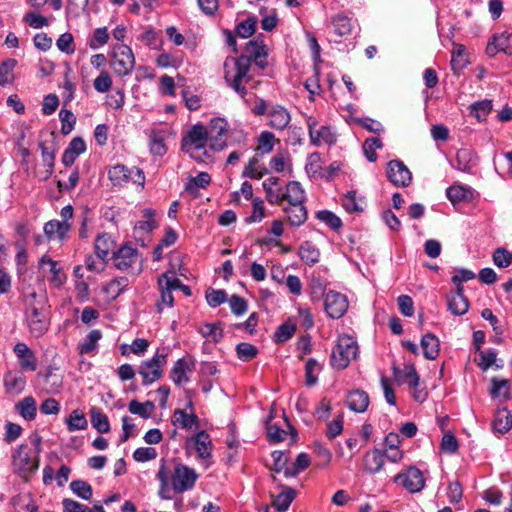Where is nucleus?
I'll use <instances>...</instances> for the list:
<instances>
[{"instance_id": "nucleus-1", "label": "nucleus", "mask_w": 512, "mask_h": 512, "mask_svg": "<svg viewBox=\"0 0 512 512\" xmlns=\"http://www.w3.org/2000/svg\"><path fill=\"white\" fill-rule=\"evenodd\" d=\"M225 122L217 119L213 122V130L218 129L215 139L209 138V133L205 126L194 125L183 136L181 141V149L197 162H207L211 160V155L207 149L208 140H210V148L214 151H220L225 147L222 135L225 133Z\"/></svg>"}, {"instance_id": "nucleus-2", "label": "nucleus", "mask_w": 512, "mask_h": 512, "mask_svg": "<svg viewBox=\"0 0 512 512\" xmlns=\"http://www.w3.org/2000/svg\"><path fill=\"white\" fill-rule=\"evenodd\" d=\"M249 70L250 65L248 57H227L224 62V78L227 84L241 98H244L247 94V89L243 83L249 81Z\"/></svg>"}, {"instance_id": "nucleus-3", "label": "nucleus", "mask_w": 512, "mask_h": 512, "mask_svg": "<svg viewBox=\"0 0 512 512\" xmlns=\"http://www.w3.org/2000/svg\"><path fill=\"white\" fill-rule=\"evenodd\" d=\"M358 353L359 347L357 341L353 337L349 335L339 336L337 343L331 352V366L334 369L343 370L353 359H356Z\"/></svg>"}, {"instance_id": "nucleus-4", "label": "nucleus", "mask_w": 512, "mask_h": 512, "mask_svg": "<svg viewBox=\"0 0 512 512\" xmlns=\"http://www.w3.org/2000/svg\"><path fill=\"white\" fill-rule=\"evenodd\" d=\"M199 475L196 470L182 463H177L170 470L171 488L177 494H182L194 488Z\"/></svg>"}, {"instance_id": "nucleus-5", "label": "nucleus", "mask_w": 512, "mask_h": 512, "mask_svg": "<svg viewBox=\"0 0 512 512\" xmlns=\"http://www.w3.org/2000/svg\"><path fill=\"white\" fill-rule=\"evenodd\" d=\"M135 66V57L132 49L125 44H117L111 53V67L119 76L130 74Z\"/></svg>"}, {"instance_id": "nucleus-6", "label": "nucleus", "mask_w": 512, "mask_h": 512, "mask_svg": "<svg viewBox=\"0 0 512 512\" xmlns=\"http://www.w3.org/2000/svg\"><path fill=\"white\" fill-rule=\"evenodd\" d=\"M167 357V353L157 351L151 359L141 363L139 374L142 376L144 385H150L162 376L163 367L167 363Z\"/></svg>"}, {"instance_id": "nucleus-7", "label": "nucleus", "mask_w": 512, "mask_h": 512, "mask_svg": "<svg viewBox=\"0 0 512 512\" xmlns=\"http://www.w3.org/2000/svg\"><path fill=\"white\" fill-rule=\"evenodd\" d=\"M108 177L114 186H123L132 180L141 186L144 185L145 175L143 171L137 167L129 169L123 164H116L108 170Z\"/></svg>"}, {"instance_id": "nucleus-8", "label": "nucleus", "mask_w": 512, "mask_h": 512, "mask_svg": "<svg viewBox=\"0 0 512 512\" xmlns=\"http://www.w3.org/2000/svg\"><path fill=\"white\" fill-rule=\"evenodd\" d=\"M112 259L114 266L122 271L133 269L136 264L141 262L138 250L128 243L122 245L114 252Z\"/></svg>"}, {"instance_id": "nucleus-9", "label": "nucleus", "mask_w": 512, "mask_h": 512, "mask_svg": "<svg viewBox=\"0 0 512 512\" xmlns=\"http://www.w3.org/2000/svg\"><path fill=\"white\" fill-rule=\"evenodd\" d=\"M212 447L210 436L204 430L196 433L186 442V448H193L197 452L198 458L204 461L206 468L211 465L209 459L211 458Z\"/></svg>"}, {"instance_id": "nucleus-10", "label": "nucleus", "mask_w": 512, "mask_h": 512, "mask_svg": "<svg viewBox=\"0 0 512 512\" xmlns=\"http://www.w3.org/2000/svg\"><path fill=\"white\" fill-rule=\"evenodd\" d=\"M311 143L314 146L322 144L332 145L336 142V136L330 126H321L317 129L318 121L316 118L309 116L306 120Z\"/></svg>"}, {"instance_id": "nucleus-11", "label": "nucleus", "mask_w": 512, "mask_h": 512, "mask_svg": "<svg viewBox=\"0 0 512 512\" xmlns=\"http://www.w3.org/2000/svg\"><path fill=\"white\" fill-rule=\"evenodd\" d=\"M324 309L331 318L339 319L348 309V300L342 293L330 290L325 294Z\"/></svg>"}, {"instance_id": "nucleus-12", "label": "nucleus", "mask_w": 512, "mask_h": 512, "mask_svg": "<svg viewBox=\"0 0 512 512\" xmlns=\"http://www.w3.org/2000/svg\"><path fill=\"white\" fill-rule=\"evenodd\" d=\"M394 482L402 485L411 493L421 491L425 485L421 470L413 466L409 467L405 472L396 475Z\"/></svg>"}, {"instance_id": "nucleus-13", "label": "nucleus", "mask_w": 512, "mask_h": 512, "mask_svg": "<svg viewBox=\"0 0 512 512\" xmlns=\"http://www.w3.org/2000/svg\"><path fill=\"white\" fill-rule=\"evenodd\" d=\"M386 174L390 182L397 187H407L412 181L410 170L400 160L389 161Z\"/></svg>"}, {"instance_id": "nucleus-14", "label": "nucleus", "mask_w": 512, "mask_h": 512, "mask_svg": "<svg viewBox=\"0 0 512 512\" xmlns=\"http://www.w3.org/2000/svg\"><path fill=\"white\" fill-rule=\"evenodd\" d=\"M498 52H503L507 55H512V34L502 32L495 34L488 42L486 53L490 57H494Z\"/></svg>"}, {"instance_id": "nucleus-15", "label": "nucleus", "mask_w": 512, "mask_h": 512, "mask_svg": "<svg viewBox=\"0 0 512 512\" xmlns=\"http://www.w3.org/2000/svg\"><path fill=\"white\" fill-rule=\"evenodd\" d=\"M245 53L246 55L243 56L249 58L250 66L252 60L261 68H264L267 65L266 57L268 55V49L263 41H259L257 39L250 40L246 44Z\"/></svg>"}, {"instance_id": "nucleus-16", "label": "nucleus", "mask_w": 512, "mask_h": 512, "mask_svg": "<svg viewBox=\"0 0 512 512\" xmlns=\"http://www.w3.org/2000/svg\"><path fill=\"white\" fill-rule=\"evenodd\" d=\"M13 351L18 358L19 366L23 371H35L37 358L35 353L23 342L17 343Z\"/></svg>"}, {"instance_id": "nucleus-17", "label": "nucleus", "mask_w": 512, "mask_h": 512, "mask_svg": "<svg viewBox=\"0 0 512 512\" xmlns=\"http://www.w3.org/2000/svg\"><path fill=\"white\" fill-rule=\"evenodd\" d=\"M282 196L283 204H279L281 208L284 205L300 204L306 201V192L298 181H289L285 186Z\"/></svg>"}, {"instance_id": "nucleus-18", "label": "nucleus", "mask_w": 512, "mask_h": 512, "mask_svg": "<svg viewBox=\"0 0 512 512\" xmlns=\"http://www.w3.org/2000/svg\"><path fill=\"white\" fill-rule=\"evenodd\" d=\"M291 121L290 113L281 105H273L268 110V125L276 130H283Z\"/></svg>"}, {"instance_id": "nucleus-19", "label": "nucleus", "mask_w": 512, "mask_h": 512, "mask_svg": "<svg viewBox=\"0 0 512 512\" xmlns=\"http://www.w3.org/2000/svg\"><path fill=\"white\" fill-rule=\"evenodd\" d=\"M263 189L265 191L266 200L272 205L283 204V196L282 193L284 189L280 185V179L278 177H269L265 179L262 183Z\"/></svg>"}, {"instance_id": "nucleus-20", "label": "nucleus", "mask_w": 512, "mask_h": 512, "mask_svg": "<svg viewBox=\"0 0 512 512\" xmlns=\"http://www.w3.org/2000/svg\"><path fill=\"white\" fill-rule=\"evenodd\" d=\"M345 403L351 411L363 413L369 406V395L364 390L355 389L348 392Z\"/></svg>"}, {"instance_id": "nucleus-21", "label": "nucleus", "mask_w": 512, "mask_h": 512, "mask_svg": "<svg viewBox=\"0 0 512 512\" xmlns=\"http://www.w3.org/2000/svg\"><path fill=\"white\" fill-rule=\"evenodd\" d=\"M282 210L286 215L287 222L293 227H300L307 220L308 212L305 203L284 205Z\"/></svg>"}, {"instance_id": "nucleus-22", "label": "nucleus", "mask_w": 512, "mask_h": 512, "mask_svg": "<svg viewBox=\"0 0 512 512\" xmlns=\"http://www.w3.org/2000/svg\"><path fill=\"white\" fill-rule=\"evenodd\" d=\"M43 315H49L46 298L44 296L38 297L37 294L33 292L27 300L26 318H41Z\"/></svg>"}, {"instance_id": "nucleus-23", "label": "nucleus", "mask_w": 512, "mask_h": 512, "mask_svg": "<svg viewBox=\"0 0 512 512\" xmlns=\"http://www.w3.org/2000/svg\"><path fill=\"white\" fill-rule=\"evenodd\" d=\"M194 367L193 362H188L185 358L178 359L170 372V379L176 385H182L189 382L188 372H191Z\"/></svg>"}, {"instance_id": "nucleus-24", "label": "nucleus", "mask_w": 512, "mask_h": 512, "mask_svg": "<svg viewBox=\"0 0 512 512\" xmlns=\"http://www.w3.org/2000/svg\"><path fill=\"white\" fill-rule=\"evenodd\" d=\"M385 464V453L374 448L367 452L363 458L364 470L370 474H376L381 471Z\"/></svg>"}, {"instance_id": "nucleus-25", "label": "nucleus", "mask_w": 512, "mask_h": 512, "mask_svg": "<svg viewBox=\"0 0 512 512\" xmlns=\"http://www.w3.org/2000/svg\"><path fill=\"white\" fill-rule=\"evenodd\" d=\"M156 477L160 482L158 492L159 497L164 500H170L172 498L169 494L170 490L172 489L170 481V469L167 467L166 461L164 459H161L160 461V467Z\"/></svg>"}, {"instance_id": "nucleus-26", "label": "nucleus", "mask_w": 512, "mask_h": 512, "mask_svg": "<svg viewBox=\"0 0 512 512\" xmlns=\"http://www.w3.org/2000/svg\"><path fill=\"white\" fill-rule=\"evenodd\" d=\"M476 165L477 157L471 149L462 148L457 151L456 164L453 165V167L462 172H470L471 169Z\"/></svg>"}, {"instance_id": "nucleus-27", "label": "nucleus", "mask_w": 512, "mask_h": 512, "mask_svg": "<svg viewBox=\"0 0 512 512\" xmlns=\"http://www.w3.org/2000/svg\"><path fill=\"white\" fill-rule=\"evenodd\" d=\"M14 464L23 471L37 469V463L31 458L27 445H20L13 455Z\"/></svg>"}, {"instance_id": "nucleus-28", "label": "nucleus", "mask_w": 512, "mask_h": 512, "mask_svg": "<svg viewBox=\"0 0 512 512\" xmlns=\"http://www.w3.org/2000/svg\"><path fill=\"white\" fill-rule=\"evenodd\" d=\"M149 149L153 155L163 156L167 152L165 144L166 132L164 130L153 129L149 133Z\"/></svg>"}, {"instance_id": "nucleus-29", "label": "nucleus", "mask_w": 512, "mask_h": 512, "mask_svg": "<svg viewBox=\"0 0 512 512\" xmlns=\"http://www.w3.org/2000/svg\"><path fill=\"white\" fill-rule=\"evenodd\" d=\"M450 65L453 73L457 75L468 65L465 46L463 44L453 43Z\"/></svg>"}, {"instance_id": "nucleus-30", "label": "nucleus", "mask_w": 512, "mask_h": 512, "mask_svg": "<svg viewBox=\"0 0 512 512\" xmlns=\"http://www.w3.org/2000/svg\"><path fill=\"white\" fill-rule=\"evenodd\" d=\"M421 347L426 359L434 360L438 357L440 352V342L433 333H426L422 336Z\"/></svg>"}, {"instance_id": "nucleus-31", "label": "nucleus", "mask_w": 512, "mask_h": 512, "mask_svg": "<svg viewBox=\"0 0 512 512\" xmlns=\"http://www.w3.org/2000/svg\"><path fill=\"white\" fill-rule=\"evenodd\" d=\"M172 423L182 429L191 430L198 426L199 419L193 412L187 413L185 410L176 409L173 413Z\"/></svg>"}, {"instance_id": "nucleus-32", "label": "nucleus", "mask_w": 512, "mask_h": 512, "mask_svg": "<svg viewBox=\"0 0 512 512\" xmlns=\"http://www.w3.org/2000/svg\"><path fill=\"white\" fill-rule=\"evenodd\" d=\"M41 149V156L45 170L39 173L40 180H47L50 178L54 171L55 163V151L47 146L43 142L39 143Z\"/></svg>"}, {"instance_id": "nucleus-33", "label": "nucleus", "mask_w": 512, "mask_h": 512, "mask_svg": "<svg viewBox=\"0 0 512 512\" xmlns=\"http://www.w3.org/2000/svg\"><path fill=\"white\" fill-rule=\"evenodd\" d=\"M154 215L155 211L150 208L143 210V220L138 221L134 226L135 238H139L145 233H150L156 227Z\"/></svg>"}, {"instance_id": "nucleus-34", "label": "nucleus", "mask_w": 512, "mask_h": 512, "mask_svg": "<svg viewBox=\"0 0 512 512\" xmlns=\"http://www.w3.org/2000/svg\"><path fill=\"white\" fill-rule=\"evenodd\" d=\"M512 427V416L507 408L499 409L493 419L492 429L495 433L504 434Z\"/></svg>"}, {"instance_id": "nucleus-35", "label": "nucleus", "mask_w": 512, "mask_h": 512, "mask_svg": "<svg viewBox=\"0 0 512 512\" xmlns=\"http://www.w3.org/2000/svg\"><path fill=\"white\" fill-rule=\"evenodd\" d=\"M364 197L358 196L355 190L348 191L342 198V206L347 212H362L365 208Z\"/></svg>"}, {"instance_id": "nucleus-36", "label": "nucleus", "mask_w": 512, "mask_h": 512, "mask_svg": "<svg viewBox=\"0 0 512 512\" xmlns=\"http://www.w3.org/2000/svg\"><path fill=\"white\" fill-rule=\"evenodd\" d=\"M69 230L70 225L65 221L50 220L44 225V232L48 238L63 239Z\"/></svg>"}, {"instance_id": "nucleus-37", "label": "nucleus", "mask_w": 512, "mask_h": 512, "mask_svg": "<svg viewBox=\"0 0 512 512\" xmlns=\"http://www.w3.org/2000/svg\"><path fill=\"white\" fill-rule=\"evenodd\" d=\"M511 382L507 379L492 378L490 395L494 399L508 400L510 398Z\"/></svg>"}, {"instance_id": "nucleus-38", "label": "nucleus", "mask_w": 512, "mask_h": 512, "mask_svg": "<svg viewBox=\"0 0 512 512\" xmlns=\"http://www.w3.org/2000/svg\"><path fill=\"white\" fill-rule=\"evenodd\" d=\"M115 247V243L109 234L98 235L95 239L94 249L98 258L109 259L110 251Z\"/></svg>"}, {"instance_id": "nucleus-39", "label": "nucleus", "mask_w": 512, "mask_h": 512, "mask_svg": "<svg viewBox=\"0 0 512 512\" xmlns=\"http://www.w3.org/2000/svg\"><path fill=\"white\" fill-rule=\"evenodd\" d=\"M447 198L452 204L469 201L472 198V190L462 185H452L446 190Z\"/></svg>"}, {"instance_id": "nucleus-40", "label": "nucleus", "mask_w": 512, "mask_h": 512, "mask_svg": "<svg viewBox=\"0 0 512 512\" xmlns=\"http://www.w3.org/2000/svg\"><path fill=\"white\" fill-rule=\"evenodd\" d=\"M198 332L207 340L219 342L223 337V328L221 322L205 323L198 328Z\"/></svg>"}, {"instance_id": "nucleus-41", "label": "nucleus", "mask_w": 512, "mask_h": 512, "mask_svg": "<svg viewBox=\"0 0 512 512\" xmlns=\"http://www.w3.org/2000/svg\"><path fill=\"white\" fill-rule=\"evenodd\" d=\"M127 277H117L103 286V292L112 300L116 299L128 286Z\"/></svg>"}, {"instance_id": "nucleus-42", "label": "nucleus", "mask_w": 512, "mask_h": 512, "mask_svg": "<svg viewBox=\"0 0 512 512\" xmlns=\"http://www.w3.org/2000/svg\"><path fill=\"white\" fill-rule=\"evenodd\" d=\"M16 410L25 420H33L36 417L37 405L32 396H27L16 403Z\"/></svg>"}, {"instance_id": "nucleus-43", "label": "nucleus", "mask_w": 512, "mask_h": 512, "mask_svg": "<svg viewBox=\"0 0 512 512\" xmlns=\"http://www.w3.org/2000/svg\"><path fill=\"white\" fill-rule=\"evenodd\" d=\"M26 321L29 327V332L34 337H40L44 335L47 332L50 324L49 315H43L41 318H26Z\"/></svg>"}, {"instance_id": "nucleus-44", "label": "nucleus", "mask_w": 512, "mask_h": 512, "mask_svg": "<svg viewBox=\"0 0 512 512\" xmlns=\"http://www.w3.org/2000/svg\"><path fill=\"white\" fill-rule=\"evenodd\" d=\"M4 385L9 393H20L25 388L26 380L20 374L8 372L4 376Z\"/></svg>"}, {"instance_id": "nucleus-45", "label": "nucleus", "mask_w": 512, "mask_h": 512, "mask_svg": "<svg viewBox=\"0 0 512 512\" xmlns=\"http://www.w3.org/2000/svg\"><path fill=\"white\" fill-rule=\"evenodd\" d=\"M447 302L449 311L454 315H464L469 309V302L465 296L449 294Z\"/></svg>"}, {"instance_id": "nucleus-46", "label": "nucleus", "mask_w": 512, "mask_h": 512, "mask_svg": "<svg viewBox=\"0 0 512 512\" xmlns=\"http://www.w3.org/2000/svg\"><path fill=\"white\" fill-rule=\"evenodd\" d=\"M102 338L100 330H92L79 345L81 354H90L97 349L98 341Z\"/></svg>"}, {"instance_id": "nucleus-47", "label": "nucleus", "mask_w": 512, "mask_h": 512, "mask_svg": "<svg viewBox=\"0 0 512 512\" xmlns=\"http://www.w3.org/2000/svg\"><path fill=\"white\" fill-rule=\"evenodd\" d=\"M300 258L307 264L313 265L318 262L320 252L310 241H304L299 249Z\"/></svg>"}, {"instance_id": "nucleus-48", "label": "nucleus", "mask_w": 512, "mask_h": 512, "mask_svg": "<svg viewBox=\"0 0 512 512\" xmlns=\"http://www.w3.org/2000/svg\"><path fill=\"white\" fill-rule=\"evenodd\" d=\"M296 496V492L292 488H285L273 500V506L279 512H285Z\"/></svg>"}, {"instance_id": "nucleus-49", "label": "nucleus", "mask_w": 512, "mask_h": 512, "mask_svg": "<svg viewBox=\"0 0 512 512\" xmlns=\"http://www.w3.org/2000/svg\"><path fill=\"white\" fill-rule=\"evenodd\" d=\"M334 32L336 35L342 37L349 35L353 29V23L351 19L343 14L336 15L332 20Z\"/></svg>"}, {"instance_id": "nucleus-50", "label": "nucleus", "mask_w": 512, "mask_h": 512, "mask_svg": "<svg viewBox=\"0 0 512 512\" xmlns=\"http://www.w3.org/2000/svg\"><path fill=\"white\" fill-rule=\"evenodd\" d=\"M91 424L99 433H107L110 430L108 417L98 408L91 409Z\"/></svg>"}, {"instance_id": "nucleus-51", "label": "nucleus", "mask_w": 512, "mask_h": 512, "mask_svg": "<svg viewBox=\"0 0 512 512\" xmlns=\"http://www.w3.org/2000/svg\"><path fill=\"white\" fill-rule=\"evenodd\" d=\"M155 405L152 401H146L144 403L132 400L128 409L132 414L139 415L142 418H149L153 413Z\"/></svg>"}, {"instance_id": "nucleus-52", "label": "nucleus", "mask_w": 512, "mask_h": 512, "mask_svg": "<svg viewBox=\"0 0 512 512\" xmlns=\"http://www.w3.org/2000/svg\"><path fill=\"white\" fill-rule=\"evenodd\" d=\"M492 107L493 105L491 100L485 99L482 101H477L470 105V114L474 116L478 121H483L492 110Z\"/></svg>"}, {"instance_id": "nucleus-53", "label": "nucleus", "mask_w": 512, "mask_h": 512, "mask_svg": "<svg viewBox=\"0 0 512 512\" xmlns=\"http://www.w3.org/2000/svg\"><path fill=\"white\" fill-rule=\"evenodd\" d=\"M67 428L70 432L77 430H84L88 423L83 412L79 410H73L66 420Z\"/></svg>"}, {"instance_id": "nucleus-54", "label": "nucleus", "mask_w": 512, "mask_h": 512, "mask_svg": "<svg viewBox=\"0 0 512 512\" xmlns=\"http://www.w3.org/2000/svg\"><path fill=\"white\" fill-rule=\"evenodd\" d=\"M17 65L15 59H7L0 64V86H5L11 83L14 79V68Z\"/></svg>"}, {"instance_id": "nucleus-55", "label": "nucleus", "mask_w": 512, "mask_h": 512, "mask_svg": "<svg viewBox=\"0 0 512 512\" xmlns=\"http://www.w3.org/2000/svg\"><path fill=\"white\" fill-rule=\"evenodd\" d=\"M310 465V457L306 453H300L292 466L285 469V477H294Z\"/></svg>"}, {"instance_id": "nucleus-56", "label": "nucleus", "mask_w": 512, "mask_h": 512, "mask_svg": "<svg viewBox=\"0 0 512 512\" xmlns=\"http://www.w3.org/2000/svg\"><path fill=\"white\" fill-rule=\"evenodd\" d=\"M257 22L258 20L256 16H250L246 20L241 21L235 28L237 35L241 38L250 37L255 32Z\"/></svg>"}, {"instance_id": "nucleus-57", "label": "nucleus", "mask_w": 512, "mask_h": 512, "mask_svg": "<svg viewBox=\"0 0 512 512\" xmlns=\"http://www.w3.org/2000/svg\"><path fill=\"white\" fill-rule=\"evenodd\" d=\"M275 136L269 131H263L258 137L256 151L262 155L270 153L274 148Z\"/></svg>"}, {"instance_id": "nucleus-58", "label": "nucleus", "mask_w": 512, "mask_h": 512, "mask_svg": "<svg viewBox=\"0 0 512 512\" xmlns=\"http://www.w3.org/2000/svg\"><path fill=\"white\" fill-rule=\"evenodd\" d=\"M261 28L265 31H272L278 23V17L275 9L268 10L263 7L260 9Z\"/></svg>"}, {"instance_id": "nucleus-59", "label": "nucleus", "mask_w": 512, "mask_h": 512, "mask_svg": "<svg viewBox=\"0 0 512 512\" xmlns=\"http://www.w3.org/2000/svg\"><path fill=\"white\" fill-rule=\"evenodd\" d=\"M382 148V141L377 137H370L364 141L363 150L368 161L377 160L376 150Z\"/></svg>"}, {"instance_id": "nucleus-60", "label": "nucleus", "mask_w": 512, "mask_h": 512, "mask_svg": "<svg viewBox=\"0 0 512 512\" xmlns=\"http://www.w3.org/2000/svg\"><path fill=\"white\" fill-rule=\"evenodd\" d=\"M70 489L83 500H89L92 497L91 485L83 480H74L70 483Z\"/></svg>"}, {"instance_id": "nucleus-61", "label": "nucleus", "mask_w": 512, "mask_h": 512, "mask_svg": "<svg viewBox=\"0 0 512 512\" xmlns=\"http://www.w3.org/2000/svg\"><path fill=\"white\" fill-rule=\"evenodd\" d=\"M296 326L292 323L281 324L274 333V341L283 343L289 340L295 333Z\"/></svg>"}, {"instance_id": "nucleus-62", "label": "nucleus", "mask_w": 512, "mask_h": 512, "mask_svg": "<svg viewBox=\"0 0 512 512\" xmlns=\"http://www.w3.org/2000/svg\"><path fill=\"white\" fill-rule=\"evenodd\" d=\"M353 121L357 124H359L361 127L365 128L366 130L373 132L375 134H381L384 132V127L382 124L369 117H356L353 119Z\"/></svg>"}, {"instance_id": "nucleus-63", "label": "nucleus", "mask_w": 512, "mask_h": 512, "mask_svg": "<svg viewBox=\"0 0 512 512\" xmlns=\"http://www.w3.org/2000/svg\"><path fill=\"white\" fill-rule=\"evenodd\" d=\"M316 217L334 230H337L342 226L341 219L329 210L318 211L316 213Z\"/></svg>"}, {"instance_id": "nucleus-64", "label": "nucleus", "mask_w": 512, "mask_h": 512, "mask_svg": "<svg viewBox=\"0 0 512 512\" xmlns=\"http://www.w3.org/2000/svg\"><path fill=\"white\" fill-rule=\"evenodd\" d=\"M320 371L319 363L310 358L305 365L306 384L312 386L317 382V373Z\"/></svg>"}]
</instances>
